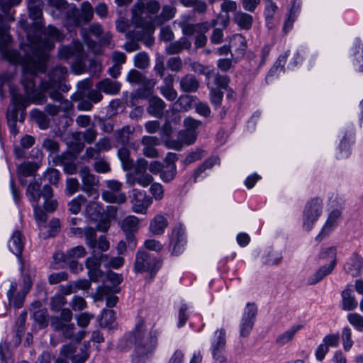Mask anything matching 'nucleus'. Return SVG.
<instances>
[{
  "instance_id": "obj_1",
  "label": "nucleus",
  "mask_w": 363,
  "mask_h": 363,
  "mask_svg": "<svg viewBox=\"0 0 363 363\" xmlns=\"http://www.w3.org/2000/svg\"><path fill=\"white\" fill-rule=\"evenodd\" d=\"M9 27L0 30V51L1 55L9 62L22 64L23 71L35 74L38 72L45 71V62L48 58V51L54 48L55 40H61L63 35L55 27L49 26L45 30V35L49 39L43 40L38 36L32 37L27 33L28 43L23 45L21 51L23 55L9 48L11 38L8 33Z\"/></svg>"
},
{
  "instance_id": "obj_2",
  "label": "nucleus",
  "mask_w": 363,
  "mask_h": 363,
  "mask_svg": "<svg viewBox=\"0 0 363 363\" xmlns=\"http://www.w3.org/2000/svg\"><path fill=\"white\" fill-rule=\"evenodd\" d=\"M35 74L23 70V78L21 83L24 88L26 96L18 94L16 89L11 88L10 94L11 96L12 106L7 111V120L9 125L11 123L15 125L18 116V108H26L30 103L35 104H42L46 101V96L42 92L38 91L35 89V82L33 77Z\"/></svg>"
},
{
  "instance_id": "obj_3",
  "label": "nucleus",
  "mask_w": 363,
  "mask_h": 363,
  "mask_svg": "<svg viewBox=\"0 0 363 363\" xmlns=\"http://www.w3.org/2000/svg\"><path fill=\"white\" fill-rule=\"evenodd\" d=\"M128 340L134 347L132 355L133 363H146L157 345V333L146 332L143 319L138 320L134 330L129 335Z\"/></svg>"
},
{
  "instance_id": "obj_4",
  "label": "nucleus",
  "mask_w": 363,
  "mask_h": 363,
  "mask_svg": "<svg viewBox=\"0 0 363 363\" xmlns=\"http://www.w3.org/2000/svg\"><path fill=\"white\" fill-rule=\"evenodd\" d=\"M323 201L318 198H313L305 205L303 212V228L311 230L323 213Z\"/></svg>"
},
{
  "instance_id": "obj_5",
  "label": "nucleus",
  "mask_w": 363,
  "mask_h": 363,
  "mask_svg": "<svg viewBox=\"0 0 363 363\" xmlns=\"http://www.w3.org/2000/svg\"><path fill=\"white\" fill-rule=\"evenodd\" d=\"M67 74V69L65 67L57 65L52 68L48 73V80L43 81L40 84V89L42 91L46 92L50 89L66 88V85L62 82Z\"/></svg>"
},
{
  "instance_id": "obj_6",
  "label": "nucleus",
  "mask_w": 363,
  "mask_h": 363,
  "mask_svg": "<svg viewBox=\"0 0 363 363\" xmlns=\"http://www.w3.org/2000/svg\"><path fill=\"white\" fill-rule=\"evenodd\" d=\"M257 308L254 303H247L240 324V335L247 337L252 330Z\"/></svg>"
},
{
  "instance_id": "obj_7",
  "label": "nucleus",
  "mask_w": 363,
  "mask_h": 363,
  "mask_svg": "<svg viewBox=\"0 0 363 363\" xmlns=\"http://www.w3.org/2000/svg\"><path fill=\"white\" fill-rule=\"evenodd\" d=\"M152 199L147 196L144 191L137 189L133 190L131 199L132 211L135 213L146 214Z\"/></svg>"
},
{
  "instance_id": "obj_8",
  "label": "nucleus",
  "mask_w": 363,
  "mask_h": 363,
  "mask_svg": "<svg viewBox=\"0 0 363 363\" xmlns=\"http://www.w3.org/2000/svg\"><path fill=\"white\" fill-rule=\"evenodd\" d=\"M82 182V190L89 196H93L94 199L98 198L99 194L94 189V186L97 185L99 181L96 177L91 173L88 167H83L79 172Z\"/></svg>"
},
{
  "instance_id": "obj_9",
  "label": "nucleus",
  "mask_w": 363,
  "mask_h": 363,
  "mask_svg": "<svg viewBox=\"0 0 363 363\" xmlns=\"http://www.w3.org/2000/svg\"><path fill=\"white\" fill-rule=\"evenodd\" d=\"M138 225L139 219L135 216L125 217L121 223V228L126 235L128 245L133 248H135L136 246V241L133 233L138 230Z\"/></svg>"
},
{
  "instance_id": "obj_10",
  "label": "nucleus",
  "mask_w": 363,
  "mask_h": 363,
  "mask_svg": "<svg viewBox=\"0 0 363 363\" xmlns=\"http://www.w3.org/2000/svg\"><path fill=\"white\" fill-rule=\"evenodd\" d=\"M107 259V255L101 254L99 256L93 255L86 259V267L89 270V277L91 280L97 281L98 279L101 277L102 272L100 269V266L102 262H104V259Z\"/></svg>"
},
{
  "instance_id": "obj_11",
  "label": "nucleus",
  "mask_w": 363,
  "mask_h": 363,
  "mask_svg": "<svg viewBox=\"0 0 363 363\" xmlns=\"http://www.w3.org/2000/svg\"><path fill=\"white\" fill-rule=\"evenodd\" d=\"M211 351L213 357L224 356L226 345V330L223 328L217 329L211 339Z\"/></svg>"
},
{
  "instance_id": "obj_12",
  "label": "nucleus",
  "mask_w": 363,
  "mask_h": 363,
  "mask_svg": "<svg viewBox=\"0 0 363 363\" xmlns=\"http://www.w3.org/2000/svg\"><path fill=\"white\" fill-rule=\"evenodd\" d=\"M21 0H1L0 8L3 14H0V30L8 23L15 21L13 13H10L12 6L20 4Z\"/></svg>"
},
{
  "instance_id": "obj_13",
  "label": "nucleus",
  "mask_w": 363,
  "mask_h": 363,
  "mask_svg": "<svg viewBox=\"0 0 363 363\" xmlns=\"http://www.w3.org/2000/svg\"><path fill=\"white\" fill-rule=\"evenodd\" d=\"M141 144L143 146V154L149 158H157L159 153L156 146L160 144V139L155 136L145 135L141 138Z\"/></svg>"
},
{
  "instance_id": "obj_14",
  "label": "nucleus",
  "mask_w": 363,
  "mask_h": 363,
  "mask_svg": "<svg viewBox=\"0 0 363 363\" xmlns=\"http://www.w3.org/2000/svg\"><path fill=\"white\" fill-rule=\"evenodd\" d=\"M155 266L148 253L140 250L137 252L134 264L136 272H152L155 270Z\"/></svg>"
},
{
  "instance_id": "obj_15",
  "label": "nucleus",
  "mask_w": 363,
  "mask_h": 363,
  "mask_svg": "<svg viewBox=\"0 0 363 363\" xmlns=\"http://www.w3.org/2000/svg\"><path fill=\"white\" fill-rule=\"evenodd\" d=\"M177 160V155L174 153L169 152L166 157V169L162 171L160 174L161 179L165 182H168L172 181L176 174H177V167L174 162Z\"/></svg>"
},
{
  "instance_id": "obj_16",
  "label": "nucleus",
  "mask_w": 363,
  "mask_h": 363,
  "mask_svg": "<svg viewBox=\"0 0 363 363\" xmlns=\"http://www.w3.org/2000/svg\"><path fill=\"white\" fill-rule=\"evenodd\" d=\"M161 94L168 101H174L177 98V92L174 88V77L168 74L163 79V85L160 87Z\"/></svg>"
},
{
  "instance_id": "obj_17",
  "label": "nucleus",
  "mask_w": 363,
  "mask_h": 363,
  "mask_svg": "<svg viewBox=\"0 0 363 363\" xmlns=\"http://www.w3.org/2000/svg\"><path fill=\"white\" fill-rule=\"evenodd\" d=\"M363 267V259L359 255H353L345 263L344 270L347 274L354 277L358 276Z\"/></svg>"
},
{
  "instance_id": "obj_18",
  "label": "nucleus",
  "mask_w": 363,
  "mask_h": 363,
  "mask_svg": "<svg viewBox=\"0 0 363 363\" xmlns=\"http://www.w3.org/2000/svg\"><path fill=\"white\" fill-rule=\"evenodd\" d=\"M83 46L79 42H75L72 46H62L59 50V56L62 59H69L76 56L77 59L82 57Z\"/></svg>"
},
{
  "instance_id": "obj_19",
  "label": "nucleus",
  "mask_w": 363,
  "mask_h": 363,
  "mask_svg": "<svg viewBox=\"0 0 363 363\" xmlns=\"http://www.w3.org/2000/svg\"><path fill=\"white\" fill-rule=\"evenodd\" d=\"M153 181V177L147 173H140L135 174L133 173H128L126 175V183L130 186H134L135 184H138L143 187L148 186Z\"/></svg>"
},
{
  "instance_id": "obj_20",
  "label": "nucleus",
  "mask_w": 363,
  "mask_h": 363,
  "mask_svg": "<svg viewBox=\"0 0 363 363\" xmlns=\"http://www.w3.org/2000/svg\"><path fill=\"white\" fill-rule=\"evenodd\" d=\"M340 215L341 213L339 210H334L329 214L321 232L316 237V240H321L324 235L330 233L334 230V228L337 225V220L340 217Z\"/></svg>"
},
{
  "instance_id": "obj_21",
  "label": "nucleus",
  "mask_w": 363,
  "mask_h": 363,
  "mask_svg": "<svg viewBox=\"0 0 363 363\" xmlns=\"http://www.w3.org/2000/svg\"><path fill=\"white\" fill-rule=\"evenodd\" d=\"M181 28L184 35L191 36L199 33H206L209 30L210 26L208 22L196 24L182 23H181Z\"/></svg>"
},
{
  "instance_id": "obj_22",
  "label": "nucleus",
  "mask_w": 363,
  "mask_h": 363,
  "mask_svg": "<svg viewBox=\"0 0 363 363\" xmlns=\"http://www.w3.org/2000/svg\"><path fill=\"white\" fill-rule=\"evenodd\" d=\"M121 84L117 81L106 78L96 84V88L106 94L114 95L119 93Z\"/></svg>"
},
{
  "instance_id": "obj_23",
  "label": "nucleus",
  "mask_w": 363,
  "mask_h": 363,
  "mask_svg": "<svg viewBox=\"0 0 363 363\" xmlns=\"http://www.w3.org/2000/svg\"><path fill=\"white\" fill-rule=\"evenodd\" d=\"M166 107L164 101L158 96H152L149 99V106L147 108V112L156 117L161 118Z\"/></svg>"
},
{
  "instance_id": "obj_24",
  "label": "nucleus",
  "mask_w": 363,
  "mask_h": 363,
  "mask_svg": "<svg viewBox=\"0 0 363 363\" xmlns=\"http://www.w3.org/2000/svg\"><path fill=\"white\" fill-rule=\"evenodd\" d=\"M81 13L77 18L74 20L76 26H80L82 21L84 23L91 21L94 16V10L88 1H84L81 4Z\"/></svg>"
},
{
  "instance_id": "obj_25",
  "label": "nucleus",
  "mask_w": 363,
  "mask_h": 363,
  "mask_svg": "<svg viewBox=\"0 0 363 363\" xmlns=\"http://www.w3.org/2000/svg\"><path fill=\"white\" fill-rule=\"evenodd\" d=\"M9 247L11 252L17 257H20L21 255L23 249V235L20 231L16 230L13 232L9 242Z\"/></svg>"
},
{
  "instance_id": "obj_26",
  "label": "nucleus",
  "mask_w": 363,
  "mask_h": 363,
  "mask_svg": "<svg viewBox=\"0 0 363 363\" xmlns=\"http://www.w3.org/2000/svg\"><path fill=\"white\" fill-rule=\"evenodd\" d=\"M354 65L358 71H363V43L357 40L351 49Z\"/></svg>"
},
{
  "instance_id": "obj_27",
  "label": "nucleus",
  "mask_w": 363,
  "mask_h": 363,
  "mask_svg": "<svg viewBox=\"0 0 363 363\" xmlns=\"http://www.w3.org/2000/svg\"><path fill=\"white\" fill-rule=\"evenodd\" d=\"M191 43L186 38H181L179 40L171 43L167 46L165 50L168 55H175L180 53L183 50H187L191 48Z\"/></svg>"
},
{
  "instance_id": "obj_28",
  "label": "nucleus",
  "mask_w": 363,
  "mask_h": 363,
  "mask_svg": "<svg viewBox=\"0 0 363 363\" xmlns=\"http://www.w3.org/2000/svg\"><path fill=\"white\" fill-rule=\"evenodd\" d=\"M168 225L167 218L162 215H156L150 221V230L156 235H162Z\"/></svg>"
},
{
  "instance_id": "obj_29",
  "label": "nucleus",
  "mask_w": 363,
  "mask_h": 363,
  "mask_svg": "<svg viewBox=\"0 0 363 363\" xmlns=\"http://www.w3.org/2000/svg\"><path fill=\"white\" fill-rule=\"evenodd\" d=\"M199 87V82L192 74H186L180 80V88L184 92H195Z\"/></svg>"
},
{
  "instance_id": "obj_30",
  "label": "nucleus",
  "mask_w": 363,
  "mask_h": 363,
  "mask_svg": "<svg viewBox=\"0 0 363 363\" xmlns=\"http://www.w3.org/2000/svg\"><path fill=\"white\" fill-rule=\"evenodd\" d=\"M69 156V153H62L61 155H57L54 158V163L56 165H62L64 167V171L68 174H74L77 172V165L71 162L67 161V157Z\"/></svg>"
},
{
  "instance_id": "obj_31",
  "label": "nucleus",
  "mask_w": 363,
  "mask_h": 363,
  "mask_svg": "<svg viewBox=\"0 0 363 363\" xmlns=\"http://www.w3.org/2000/svg\"><path fill=\"white\" fill-rule=\"evenodd\" d=\"M233 20L239 27L245 30H249L253 23V18L250 14L240 11L235 13Z\"/></svg>"
},
{
  "instance_id": "obj_32",
  "label": "nucleus",
  "mask_w": 363,
  "mask_h": 363,
  "mask_svg": "<svg viewBox=\"0 0 363 363\" xmlns=\"http://www.w3.org/2000/svg\"><path fill=\"white\" fill-rule=\"evenodd\" d=\"M342 308L345 311L354 310L357 306V301L354 296H352V289L350 286H347L342 292Z\"/></svg>"
},
{
  "instance_id": "obj_33",
  "label": "nucleus",
  "mask_w": 363,
  "mask_h": 363,
  "mask_svg": "<svg viewBox=\"0 0 363 363\" xmlns=\"http://www.w3.org/2000/svg\"><path fill=\"white\" fill-rule=\"evenodd\" d=\"M186 8H192L194 13L204 14L207 11V4L203 0H179Z\"/></svg>"
},
{
  "instance_id": "obj_34",
  "label": "nucleus",
  "mask_w": 363,
  "mask_h": 363,
  "mask_svg": "<svg viewBox=\"0 0 363 363\" xmlns=\"http://www.w3.org/2000/svg\"><path fill=\"white\" fill-rule=\"evenodd\" d=\"M43 2L42 0H30L28 4L30 17L37 21L42 17Z\"/></svg>"
},
{
  "instance_id": "obj_35",
  "label": "nucleus",
  "mask_w": 363,
  "mask_h": 363,
  "mask_svg": "<svg viewBox=\"0 0 363 363\" xmlns=\"http://www.w3.org/2000/svg\"><path fill=\"white\" fill-rule=\"evenodd\" d=\"M118 157L122 163L124 170L128 171L133 168L134 162L130 158V150L126 147H121L118 150Z\"/></svg>"
},
{
  "instance_id": "obj_36",
  "label": "nucleus",
  "mask_w": 363,
  "mask_h": 363,
  "mask_svg": "<svg viewBox=\"0 0 363 363\" xmlns=\"http://www.w3.org/2000/svg\"><path fill=\"white\" fill-rule=\"evenodd\" d=\"M302 328V325H294L282 334L279 335L277 339L276 342L279 345H284L291 342L295 334Z\"/></svg>"
},
{
  "instance_id": "obj_37",
  "label": "nucleus",
  "mask_w": 363,
  "mask_h": 363,
  "mask_svg": "<svg viewBox=\"0 0 363 363\" xmlns=\"http://www.w3.org/2000/svg\"><path fill=\"white\" fill-rule=\"evenodd\" d=\"M83 236L86 245L92 250L96 248V230L95 228L86 226L84 228Z\"/></svg>"
},
{
  "instance_id": "obj_38",
  "label": "nucleus",
  "mask_w": 363,
  "mask_h": 363,
  "mask_svg": "<svg viewBox=\"0 0 363 363\" xmlns=\"http://www.w3.org/2000/svg\"><path fill=\"white\" fill-rule=\"evenodd\" d=\"M335 267L333 265H328L327 267L324 266L321 267L318 272L313 274L308 280L309 284L313 285L315 284L320 281H321L325 277L330 274Z\"/></svg>"
},
{
  "instance_id": "obj_39",
  "label": "nucleus",
  "mask_w": 363,
  "mask_h": 363,
  "mask_svg": "<svg viewBox=\"0 0 363 363\" xmlns=\"http://www.w3.org/2000/svg\"><path fill=\"white\" fill-rule=\"evenodd\" d=\"M277 4L271 0H267L264 9V17L267 21V26L269 28H272L273 27L272 19L277 12Z\"/></svg>"
},
{
  "instance_id": "obj_40",
  "label": "nucleus",
  "mask_w": 363,
  "mask_h": 363,
  "mask_svg": "<svg viewBox=\"0 0 363 363\" xmlns=\"http://www.w3.org/2000/svg\"><path fill=\"white\" fill-rule=\"evenodd\" d=\"M30 116L38 124L41 129H46L48 128L49 118L43 111L38 109H33L30 112Z\"/></svg>"
},
{
  "instance_id": "obj_41",
  "label": "nucleus",
  "mask_w": 363,
  "mask_h": 363,
  "mask_svg": "<svg viewBox=\"0 0 363 363\" xmlns=\"http://www.w3.org/2000/svg\"><path fill=\"white\" fill-rule=\"evenodd\" d=\"M26 194L30 201L38 203L41 197L40 184L30 183L27 188Z\"/></svg>"
},
{
  "instance_id": "obj_42",
  "label": "nucleus",
  "mask_w": 363,
  "mask_h": 363,
  "mask_svg": "<svg viewBox=\"0 0 363 363\" xmlns=\"http://www.w3.org/2000/svg\"><path fill=\"white\" fill-rule=\"evenodd\" d=\"M176 9L169 6H164L160 17H157L155 21V24L161 25L164 22L172 19L175 14Z\"/></svg>"
},
{
  "instance_id": "obj_43",
  "label": "nucleus",
  "mask_w": 363,
  "mask_h": 363,
  "mask_svg": "<svg viewBox=\"0 0 363 363\" xmlns=\"http://www.w3.org/2000/svg\"><path fill=\"white\" fill-rule=\"evenodd\" d=\"M102 198L107 202L118 204L123 203L126 201V196L123 193L116 194L108 191L103 192Z\"/></svg>"
},
{
  "instance_id": "obj_44",
  "label": "nucleus",
  "mask_w": 363,
  "mask_h": 363,
  "mask_svg": "<svg viewBox=\"0 0 363 363\" xmlns=\"http://www.w3.org/2000/svg\"><path fill=\"white\" fill-rule=\"evenodd\" d=\"M39 168L36 162H24L18 167V172L24 177L32 176Z\"/></svg>"
},
{
  "instance_id": "obj_45",
  "label": "nucleus",
  "mask_w": 363,
  "mask_h": 363,
  "mask_svg": "<svg viewBox=\"0 0 363 363\" xmlns=\"http://www.w3.org/2000/svg\"><path fill=\"white\" fill-rule=\"evenodd\" d=\"M197 138V134L195 130H185L179 133L178 138L180 142L186 144L191 145L194 143Z\"/></svg>"
},
{
  "instance_id": "obj_46",
  "label": "nucleus",
  "mask_w": 363,
  "mask_h": 363,
  "mask_svg": "<svg viewBox=\"0 0 363 363\" xmlns=\"http://www.w3.org/2000/svg\"><path fill=\"white\" fill-rule=\"evenodd\" d=\"M133 130L129 126H124L116 132L117 142L122 145H126L129 142Z\"/></svg>"
},
{
  "instance_id": "obj_47",
  "label": "nucleus",
  "mask_w": 363,
  "mask_h": 363,
  "mask_svg": "<svg viewBox=\"0 0 363 363\" xmlns=\"http://www.w3.org/2000/svg\"><path fill=\"white\" fill-rule=\"evenodd\" d=\"M218 158L216 157H211L205 160L201 165H200L195 171L194 174V181L196 182L197 177L207 169H211L213 166L218 162Z\"/></svg>"
},
{
  "instance_id": "obj_48",
  "label": "nucleus",
  "mask_w": 363,
  "mask_h": 363,
  "mask_svg": "<svg viewBox=\"0 0 363 363\" xmlns=\"http://www.w3.org/2000/svg\"><path fill=\"white\" fill-rule=\"evenodd\" d=\"M230 47L235 50L244 51L247 47L245 38L240 34L234 35L230 40Z\"/></svg>"
},
{
  "instance_id": "obj_49",
  "label": "nucleus",
  "mask_w": 363,
  "mask_h": 363,
  "mask_svg": "<svg viewBox=\"0 0 363 363\" xmlns=\"http://www.w3.org/2000/svg\"><path fill=\"white\" fill-rule=\"evenodd\" d=\"M101 207L95 201H90L86 206L85 213L91 219H96L101 213Z\"/></svg>"
},
{
  "instance_id": "obj_50",
  "label": "nucleus",
  "mask_w": 363,
  "mask_h": 363,
  "mask_svg": "<svg viewBox=\"0 0 363 363\" xmlns=\"http://www.w3.org/2000/svg\"><path fill=\"white\" fill-rule=\"evenodd\" d=\"M86 198L79 195L69 203V210L73 214H77L81 211V207L86 202Z\"/></svg>"
},
{
  "instance_id": "obj_51",
  "label": "nucleus",
  "mask_w": 363,
  "mask_h": 363,
  "mask_svg": "<svg viewBox=\"0 0 363 363\" xmlns=\"http://www.w3.org/2000/svg\"><path fill=\"white\" fill-rule=\"evenodd\" d=\"M115 313L113 310H104L101 313L100 319V325L101 327H108L111 325L115 321Z\"/></svg>"
},
{
  "instance_id": "obj_52",
  "label": "nucleus",
  "mask_w": 363,
  "mask_h": 363,
  "mask_svg": "<svg viewBox=\"0 0 363 363\" xmlns=\"http://www.w3.org/2000/svg\"><path fill=\"white\" fill-rule=\"evenodd\" d=\"M127 80L130 83L144 84H145L147 79L140 72L135 69H132L127 75Z\"/></svg>"
},
{
  "instance_id": "obj_53",
  "label": "nucleus",
  "mask_w": 363,
  "mask_h": 363,
  "mask_svg": "<svg viewBox=\"0 0 363 363\" xmlns=\"http://www.w3.org/2000/svg\"><path fill=\"white\" fill-rule=\"evenodd\" d=\"M42 147L48 151L50 155L56 154L59 152V143L51 138H45L42 143Z\"/></svg>"
},
{
  "instance_id": "obj_54",
  "label": "nucleus",
  "mask_w": 363,
  "mask_h": 363,
  "mask_svg": "<svg viewBox=\"0 0 363 363\" xmlns=\"http://www.w3.org/2000/svg\"><path fill=\"white\" fill-rule=\"evenodd\" d=\"M66 303L67 301L64 296L55 295L50 299V308L55 312H58Z\"/></svg>"
},
{
  "instance_id": "obj_55",
  "label": "nucleus",
  "mask_w": 363,
  "mask_h": 363,
  "mask_svg": "<svg viewBox=\"0 0 363 363\" xmlns=\"http://www.w3.org/2000/svg\"><path fill=\"white\" fill-rule=\"evenodd\" d=\"M135 67L140 69H145L149 66L150 59L145 52H139L134 57Z\"/></svg>"
},
{
  "instance_id": "obj_56",
  "label": "nucleus",
  "mask_w": 363,
  "mask_h": 363,
  "mask_svg": "<svg viewBox=\"0 0 363 363\" xmlns=\"http://www.w3.org/2000/svg\"><path fill=\"white\" fill-rule=\"evenodd\" d=\"M86 253L85 248L82 245H78L69 249L67 252L66 256H68L69 259L76 260V259L84 257Z\"/></svg>"
},
{
  "instance_id": "obj_57",
  "label": "nucleus",
  "mask_w": 363,
  "mask_h": 363,
  "mask_svg": "<svg viewBox=\"0 0 363 363\" xmlns=\"http://www.w3.org/2000/svg\"><path fill=\"white\" fill-rule=\"evenodd\" d=\"M101 153L96 149L95 146L88 147L84 155L82 156V159L86 162H89L91 160H99L100 158Z\"/></svg>"
},
{
  "instance_id": "obj_58",
  "label": "nucleus",
  "mask_w": 363,
  "mask_h": 363,
  "mask_svg": "<svg viewBox=\"0 0 363 363\" xmlns=\"http://www.w3.org/2000/svg\"><path fill=\"white\" fill-rule=\"evenodd\" d=\"M223 93L219 89L210 88V100L212 104L220 106L223 100Z\"/></svg>"
},
{
  "instance_id": "obj_59",
  "label": "nucleus",
  "mask_w": 363,
  "mask_h": 363,
  "mask_svg": "<svg viewBox=\"0 0 363 363\" xmlns=\"http://www.w3.org/2000/svg\"><path fill=\"white\" fill-rule=\"evenodd\" d=\"M94 318V315L92 313L84 312L76 316V320L78 326L80 328H86L91 320Z\"/></svg>"
},
{
  "instance_id": "obj_60",
  "label": "nucleus",
  "mask_w": 363,
  "mask_h": 363,
  "mask_svg": "<svg viewBox=\"0 0 363 363\" xmlns=\"http://www.w3.org/2000/svg\"><path fill=\"white\" fill-rule=\"evenodd\" d=\"M167 67L173 72H180L183 68V62L181 57H170L167 62Z\"/></svg>"
},
{
  "instance_id": "obj_61",
  "label": "nucleus",
  "mask_w": 363,
  "mask_h": 363,
  "mask_svg": "<svg viewBox=\"0 0 363 363\" xmlns=\"http://www.w3.org/2000/svg\"><path fill=\"white\" fill-rule=\"evenodd\" d=\"M348 321L359 331H363V316L358 313H350L347 316Z\"/></svg>"
},
{
  "instance_id": "obj_62",
  "label": "nucleus",
  "mask_w": 363,
  "mask_h": 363,
  "mask_svg": "<svg viewBox=\"0 0 363 363\" xmlns=\"http://www.w3.org/2000/svg\"><path fill=\"white\" fill-rule=\"evenodd\" d=\"M70 306L72 310L75 311H80L86 308L87 304L83 297L79 296H74L70 302Z\"/></svg>"
},
{
  "instance_id": "obj_63",
  "label": "nucleus",
  "mask_w": 363,
  "mask_h": 363,
  "mask_svg": "<svg viewBox=\"0 0 363 363\" xmlns=\"http://www.w3.org/2000/svg\"><path fill=\"white\" fill-rule=\"evenodd\" d=\"M352 332L349 328H345L342 330V339L343 347L345 351H349L353 345V341L351 338Z\"/></svg>"
},
{
  "instance_id": "obj_64",
  "label": "nucleus",
  "mask_w": 363,
  "mask_h": 363,
  "mask_svg": "<svg viewBox=\"0 0 363 363\" xmlns=\"http://www.w3.org/2000/svg\"><path fill=\"white\" fill-rule=\"evenodd\" d=\"M99 152H107L112 147L111 140L107 137L100 138L94 145Z\"/></svg>"
}]
</instances>
